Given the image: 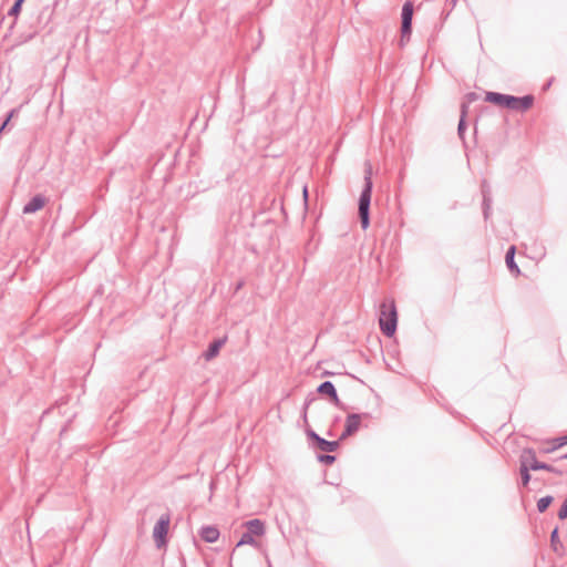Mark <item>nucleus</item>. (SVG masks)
I'll use <instances>...</instances> for the list:
<instances>
[{
    "mask_svg": "<svg viewBox=\"0 0 567 567\" xmlns=\"http://www.w3.org/2000/svg\"><path fill=\"white\" fill-rule=\"evenodd\" d=\"M558 517L560 519H566L567 518V495H566V498H565V501H564V503H563V505H561V507H560V509L558 512Z\"/></svg>",
    "mask_w": 567,
    "mask_h": 567,
    "instance_id": "5701e85b",
    "label": "nucleus"
},
{
    "mask_svg": "<svg viewBox=\"0 0 567 567\" xmlns=\"http://www.w3.org/2000/svg\"><path fill=\"white\" fill-rule=\"evenodd\" d=\"M483 207H487V208L492 207V197L491 196L483 197Z\"/></svg>",
    "mask_w": 567,
    "mask_h": 567,
    "instance_id": "bb28decb",
    "label": "nucleus"
},
{
    "mask_svg": "<svg viewBox=\"0 0 567 567\" xmlns=\"http://www.w3.org/2000/svg\"><path fill=\"white\" fill-rule=\"evenodd\" d=\"M560 458H561V460H567V453H566V454H564Z\"/></svg>",
    "mask_w": 567,
    "mask_h": 567,
    "instance_id": "c756f323",
    "label": "nucleus"
},
{
    "mask_svg": "<svg viewBox=\"0 0 567 567\" xmlns=\"http://www.w3.org/2000/svg\"><path fill=\"white\" fill-rule=\"evenodd\" d=\"M483 215L485 219H488L491 215V208L483 207Z\"/></svg>",
    "mask_w": 567,
    "mask_h": 567,
    "instance_id": "cd10ccee",
    "label": "nucleus"
},
{
    "mask_svg": "<svg viewBox=\"0 0 567 567\" xmlns=\"http://www.w3.org/2000/svg\"><path fill=\"white\" fill-rule=\"evenodd\" d=\"M244 526L247 528V530L241 535L240 539L236 544V547H240L244 545L257 546L255 537H260L265 535V523L259 518H254L248 522H245Z\"/></svg>",
    "mask_w": 567,
    "mask_h": 567,
    "instance_id": "20e7f679",
    "label": "nucleus"
},
{
    "mask_svg": "<svg viewBox=\"0 0 567 567\" xmlns=\"http://www.w3.org/2000/svg\"><path fill=\"white\" fill-rule=\"evenodd\" d=\"M514 255H515V247L512 246V247H509V249L507 250V252L505 255V261L511 271H516L518 274L519 268L514 260Z\"/></svg>",
    "mask_w": 567,
    "mask_h": 567,
    "instance_id": "f3484780",
    "label": "nucleus"
},
{
    "mask_svg": "<svg viewBox=\"0 0 567 567\" xmlns=\"http://www.w3.org/2000/svg\"><path fill=\"white\" fill-rule=\"evenodd\" d=\"M466 115H467V105H466V103H462L461 104V117H460V122H458V126H457V134H458L460 138H462V140H464V133L466 130V123H465Z\"/></svg>",
    "mask_w": 567,
    "mask_h": 567,
    "instance_id": "dca6fc26",
    "label": "nucleus"
},
{
    "mask_svg": "<svg viewBox=\"0 0 567 567\" xmlns=\"http://www.w3.org/2000/svg\"><path fill=\"white\" fill-rule=\"evenodd\" d=\"M45 205V197L42 195H35L32 197L23 207L24 214H33Z\"/></svg>",
    "mask_w": 567,
    "mask_h": 567,
    "instance_id": "9b49d317",
    "label": "nucleus"
},
{
    "mask_svg": "<svg viewBox=\"0 0 567 567\" xmlns=\"http://www.w3.org/2000/svg\"><path fill=\"white\" fill-rule=\"evenodd\" d=\"M225 342H226V338L214 340L208 346V349L204 352V358L207 361L214 359L219 353V350L225 344Z\"/></svg>",
    "mask_w": 567,
    "mask_h": 567,
    "instance_id": "ddd939ff",
    "label": "nucleus"
},
{
    "mask_svg": "<svg viewBox=\"0 0 567 567\" xmlns=\"http://www.w3.org/2000/svg\"><path fill=\"white\" fill-rule=\"evenodd\" d=\"M553 496L547 495L537 501V509L539 513H544L553 502Z\"/></svg>",
    "mask_w": 567,
    "mask_h": 567,
    "instance_id": "6ab92c4d",
    "label": "nucleus"
},
{
    "mask_svg": "<svg viewBox=\"0 0 567 567\" xmlns=\"http://www.w3.org/2000/svg\"><path fill=\"white\" fill-rule=\"evenodd\" d=\"M169 522V515H162L154 526L153 537L155 539L157 547H161L166 543V535L168 533Z\"/></svg>",
    "mask_w": 567,
    "mask_h": 567,
    "instance_id": "0eeeda50",
    "label": "nucleus"
},
{
    "mask_svg": "<svg viewBox=\"0 0 567 567\" xmlns=\"http://www.w3.org/2000/svg\"><path fill=\"white\" fill-rule=\"evenodd\" d=\"M368 413H351L347 415L344 431L340 435V440H346L347 437L353 435L360 427L362 417H367Z\"/></svg>",
    "mask_w": 567,
    "mask_h": 567,
    "instance_id": "6e6552de",
    "label": "nucleus"
},
{
    "mask_svg": "<svg viewBox=\"0 0 567 567\" xmlns=\"http://www.w3.org/2000/svg\"><path fill=\"white\" fill-rule=\"evenodd\" d=\"M451 2L455 3V2H456V0H451Z\"/></svg>",
    "mask_w": 567,
    "mask_h": 567,
    "instance_id": "473e14b6",
    "label": "nucleus"
},
{
    "mask_svg": "<svg viewBox=\"0 0 567 567\" xmlns=\"http://www.w3.org/2000/svg\"><path fill=\"white\" fill-rule=\"evenodd\" d=\"M534 96L528 94L524 96H514L498 92H487L485 101L511 111L525 112L534 104Z\"/></svg>",
    "mask_w": 567,
    "mask_h": 567,
    "instance_id": "f257e3e1",
    "label": "nucleus"
},
{
    "mask_svg": "<svg viewBox=\"0 0 567 567\" xmlns=\"http://www.w3.org/2000/svg\"><path fill=\"white\" fill-rule=\"evenodd\" d=\"M481 190H482V196L483 197L491 196V186H489V184L486 181L482 182Z\"/></svg>",
    "mask_w": 567,
    "mask_h": 567,
    "instance_id": "b1692460",
    "label": "nucleus"
},
{
    "mask_svg": "<svg viewBox=\"0 0 567 567\" xmlns=\"http://www.w3.org/2000/svg\"><path fill=\"white\" fill-rule=\"evenodd\" d=\"M478 99V95L475 92H470L464 96V100L462 103H466L468 106L471 103L475 102Z\"/></svg>",
    "mask_w": 567,
    "mask_h": 567,
    "instance_id": "4be33fe9",
    "label": "nucleus"
},
{
    "mask_svg": "<svg viewBox=\"0 0 567 567\" xmlns=\"http://www.w3.org/2000/svg\"><path fill=\"white\" fill-rule=\"evenodd\" d=\"M318 461L323 464H332L336 461V456L331 454L318 455Z\"/></svg>",
    "mask_w": 567,
    "mask_h": 567,
    "instance_id": "412c9836",
    "label": "nucleus"
},
{
    "mask_svg": "<svg viewBox=\"0 0 567 567\" xmlns=\"http://www.w3.org/2000/svg\"><path fill=\"white\" fill-rule=\"evenodd\" d=\"M555 450H551V447H547L544 450V453H550V452H554Z\"/></svg>",
    "mask_w": 567,
    "mask_h": 567,
    "instance_id": "c85d7f7f",
    "label": "nucleus"
},
{
    "mask_svg": "<svg viewBox=\"0 0 567 567\" xmlns=\"http://www.w3.org/2000/svg\"><path fill=\"white\" fill-rule=\"evenodd\" d=\"M372 188V168L370 165H368L364 169V185L359 197L358 207L360 224L363 230H365L370 225V204Z\"/></svg>",
    "mask_w": 567,
    "mask_h": 567,
    "instance_id": "f03ea898",
    "label": "nucleus"
},
{
    "mask_svg": "<svg viewBox=\"0 0 567 567\" xmlns=\"http://www.w3.org/2000/svg\"><path fill=\"white\" fill-rule=\"evenodd\" d=\"M316 446L322 452L331 453V452H334L339 447V442L338 441H328L323 437H320V440L318 441Z\"/></svg>",
    "mask_w": 567,
    "mask_h": 567,
    "instance_id": "2eb2a0df",
    "label": "nucleus"
},
{
    "mask_svg": "<svg viewBox=\"0 0 567 567\" xmlns=\"http://www.w3.org/2000/svg\"><path fill=\"white\" fill-rule=\"evenodd\" d=\"M451 2L455 3V2H456V0H451Z\"/></svg>",
    "mask_w": 567,
    "mask_h": 567,
    "instance_id": "72a5a7b5",
    "label": "nucleus"
},
{
    "mask_svg": "<svg viewBox=\"0 0 567 567\" xmlns=\"http://www.w3.org/2000/svg\"><path fill=\"white\" fill-rule=\"evenodd\" d=\"M23 2L24 0H16L10 10L8 11V16L14 18L13 22H16V19L20 14ZM14 23H12V25Z\"/></svg>",
    "mask_w": 567,
    "mask_h": 567,
    "instance_id": "a211bd4d",
    "label": "nucleus"
},
{
    "mask_svg": "<svg viewBox=\"0 0 567 567\" xmlns=\"http://www.w3.org/2000/svg\"><path fill=\"white\" fill-rule=\"evenodd\" d=\"M317 392L322 394V395H328L334 405H337L339 408L342 406L341 402L339 400L336 386H334V384L331 381L322 382L318 386Z\"/></svg>",
    "mask_w": 567,
    "mask_h": 567,
    "instance_id": "1a4fd4ad",
    "label": "nucleus"
},
{
    "mask_svg": "<svg viewBox=\"0 0 567 567\" xmlns=\"http://www.w3.org/2000/svg\"><path fill=\"white\" fill-rule=\"evenodd\" d=\"M528 458L524 457V455L520 453V456H519V474H520V481H522V485L525 487L529 484L530 482V474H529V471H532L530 467H528V462H527Z\"/></svg>",
    "mask_w": 567,
    "mask_h": 567,
    "instance_id": "f8f14e48",
    "label": "nucleus"
},
{
    "mask_svg": "<svg viewBox=\"0 0 567 567\" xmlns=\"http://www.w3.org/2000/svg\"><path fill=\"white\" fill-rule=\"evenodd\" d=\"M550 546L555 554L558 556H563L565 553L564 545L558 536V527H555L550 534Z\"/></svg>",
    "mask_w": 567,
    "mask_h": 567,
    "instance_id": "4468645a",
    "label": "nucleus"
},
{
    "mask_svg": "<svg viewBox=\"0 0 567 567\" xmlns=\"http://www.w3.org/2000/svg\"><path fill=\"white\" fill-rule=\"evenodd\" d=\"M200 538L206 543H215L219 538V529L214 525L203 526L198 532Z\"/></svg>",
    "mask_w": 567,
    "mask_h": 567,
    "instance_id": "9d476101",
    "label": "nucleus"
},
{
    "mask_svg": "<svg viewBox=\"0 0 567 567\" xmlns=\"http://www.w3.org/2000/svg\"><path fill=\"white\" fill-rule=\"evenodd\" d=\"M16 113V110H11L10 113L8 114L6 121L3 122V124L1 125L0 127V134L3 132L4 127L7 126V124L9 123V121L11 120V117H13V114Z\"/></svg>",
    "mask_w": 567,
    "mask_h": 567,
    "instance_id": "a878e982",
    "label": "nucleus"
},
{
    "mask_svg": "<svg viewBox=\"0 0 567 567\" xmlns=\"http://www.w3.org/2000/svg\"><path fill=\"white\" fill-rule=\"evenodd\" d=\"M412 18H413V4L411 1H406L402 7L401 13V43L404 40L409 41L412 33Z\"/></svg>",
    "mask_w": 567,
    "mask_h": 567,
    "instance_id": "39448f33",
    "label": "nucleus"
},
{
    "mask_svg": "<svg viewBox=\"0 0 567 567\" xmlns=\"http://www.w3.org/2000/svg\"><path fill=\"white\" fill-rule=\"evenodd\" d=\"M522 454L524 455V457L528 458L527 462H528V467L532 468V471H538V470H544V471H547V472H550V473H554V474H557V475H563V471L553 466V465H549L547 463H544V462H539L537 458H536V453L533 449H524L522 451Z\"/></svg>",
    "mask_w": 567,
    "mask_h": 567,
    "instance_id": "423d86ee",
    "label": "nucleus"
},
{
    "mask_svg": "<svg viewBox=\"0 0 567 567\" xmlns=\"http://www.w3.org/2000/svg\"><path fill=\"white\" fill-rule=\"evenodd\" d=\"M268 567H272L271 564L268 561Z\"/></svg>",
    "mask_w": 567,
    "mask_h": 567,
    "instance_id": "2f4dec72",
    "label": "nucleus"
},
{
    "mask_svg": "<svg viewBox=\"0 0 567 567\" xmlns=\"http://www.w3.org/2000/svg\"><path fill=\"white\" fill-rule=\"evenodd\" d=\"M553 446H551V450H557L564 445L567 444V434L566 435H563V436H559V437H556L554 441H553Z\"/></svg>",
    "mask_w": 567,
    "mask_h": 567,
    "instance_id": "aec40b11",
    "label": "nucleus"
},
{
    "mask_svg": "<svg viewBox=\"0 0 567 567\" xmlns=\"http://www.w3.org/2000/svg\"><path fill=\"white\" fill-rule=\"evenodd\" d=\"M303 194H305V196L307 197L308 192H307V188H306V187H305V189H303Z\"/></svg>",
    "mask_w": 567,
    "mask_h": 567,
    "instance_id": "7c9ffc66",
    "label": "nucleus"
},
{
    "mask_svg": "<svg viewBox=\"0 0 567 567\" xmlns=\"http://www.w3.org/2000/svg\"><path fill=\"white\" fill-rule=\"evenodd\" d=\"M307 435L308 437L315 442L316 444L318 443V441L320 440L321 436H319L313 430L309 429L307 430Z\"/></svg>",
    "mask_w": 567,
    "mask_h": 567,
    "instance_id": "393cba45",
    "label": "nucleus"
},
{
    "mask_svg": "<svg viewBox=\"0 0 567 567\" xmlns=\"http://www.w3.org/2000/svg\"><path fill=\"white\" fill-rule=\"evenodd\" d=\"M380 329L386 337H392L396 331L398 315L393 301L383 302L380 307Z\"/></svg>",
    "mask_w": 567,
    "mask_h": 567,
    "instance_id": "7ed1b4c3",
    "label": "nucleus"
}]
</instances>
